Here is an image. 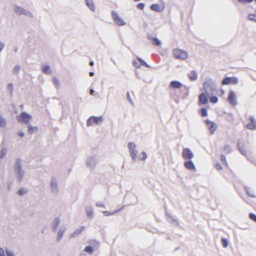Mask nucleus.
<instances>
[{"label": "nucleus", "instance_id": "obj_1", "mask_svg": "<svg viewBox=\"0 0 256 256\" xmlns=\"http://www.w3.org/2000/svg\"><path fill=\"white\" fill-rule=\"evenodd\" d=\"M174 56L176 58L185 60L188 58V53L180 48H175L173 52Z\"/></svg>", "mask_w": 256, "mask_h": 256}, {"label": "nucleus", "instance_id": "obj_2", "mask_svg": "<svg viewBox=\"0 0 256 256\" xmlns=\"http://www.w3.org/2000/svg\"><path fill=\"white\" fill-rule=\"evenodd\" d=\"M32 119V116L26 112H22L17 116L18 121L20 122L28 124Z\"/></svg>", "mask_w": 256, "mask_h": 256}, {"label": "nucleus", "instance_id": "obj_3", "mask_svg": "<svg viewBox=\"0 0 256 256\" xmlns=\"http://www.w3.org/2000/svg\"><path fill=\"white\" fill-rule=\"evenodd\" d=\"M103 118L102 116L96 117V116H90L86 122L87 126H91L94 124H100L102 122Z\"/></svg>", "mask_w": 256, "mask_h": 256}, {"label": "nucleus", "instance_id": "obj_4", "mask_svg": "<svg viewBox=\"0 0 256 256\" xmlns=\"http://www.w3.org/2000/svg\"><path fill=\"white\" fill-rule=\"evenodd\" d=\"M112 15L114 22L119 26H122L125 24V22L118 16L116 12L112 10Z\"/></svg>", "mask_w": 256, "mask_h": 256}, {"label": "nucleus", "instance_id": "obj_5", "mask_svg": "<svg viewBox=\"0 0 256 256\" xmlns=\"http://www.w3.org/2000/svg\"><path fill=\"white\" fill-rule=\"evenodd\" d=\"M238 82V79L236 77H226L222 82V85L236 84Z\"/></svg>", "mask_w": 256, "mask_h": 256}, {"label": "nucleus", "instance_id": "obj_6", "mask_svg": "<svg viewBox=\"0 0 256 256\" xmlns=\"http://www.w3.org/2000/svg\"><path fill=\"white\" fill-rule=\"evenodd\" d=\"M247 120L249 121L246 124V127L249 130H254L256 129V120L252 116H249L247 118Z\"/></svg>", "mask_w": 256, "mask_h": 256}, {"label": "nucleus", "instance_id": "obj_7", "mask_svg": "<svg viewBox=\"0 0 256 256\" xmlns=\"http://www.w3.org/2000/svg\"><path fill=\"white\" fill-rule=\"evenodd\" d=\"M182 156L185 160H191L194 156L190 148H184L182 150Z\"/></svg>", "mask_w": 256, "mask_h": 256}, {"label": "nucleus", "instance_id": "obj_8", "mask_svg": "<svg viewBox=\"0 0 256 256\" xmlns=\"http://www.w3.org/2000/svg\"><path fill=\"white\" fill-rule=\"evenodd\" d=\"M228 101L232 106H234L236 104V96L234 92H230L228 98Z\"/></svg>", "mask_w": 256, "mask_h": 256}, {"label": "nucleus", "instance_id": "obj_9", "mask_svg": "<svg viewBox=\"0 0 256 256\" xmlns=\"http://www.w3.org/2000/svg\"><path fill=\"white\" fill-rule=\"evenodd\" d=\"M206 123L208 129L210 132L212 134H214L217 128L216 124L214 122L210 121L208 120H206Z\"/></svg>", "mask_w": 256, "mask_h": 256}, {"label": "nucleus", "instance_id": "obj_10", "mask_svg": "<svg viewBox=\"0 0 256 256\" xmlns=\"http://www.w3.org/2000/svg\"><path fill=\"white\" fill-rule=\"evenodd\" d=\"M128 148L130 150V152L131 154V156L132 157V158L133 160H136V151L135 150L136 148V145L133 142H129L128 144Z\"/></svg>", "mask_w": 256, "mask_h": 256}, {"label": "nucleus", "instance_id": "obj_11", "mask_svg": "<svg viewBox=\"0 0 256 256\" xmlns=\"http://www.w3.org/2000/svg\"><path fill=\"white\" fill-rule=\"evenodd\" d=\"M198 102L200 104H208V94L204 93H202L199 96Z\"/></svg>", "mask_w": 256, "mask_h": 256}, {"label": "nucleus", "instance_id": "obj_12", "mask_svg": "<svg viewBox=\"0 0 256 256\" xmlns=\"http://www.w3.org/2000/svg\"><path fill=\"white\" fill-rule=\"evenodd\" d=\"M184 166L186 169L189 170H196V167L194 166V162L190 160L184 162Z\"/></svg>", "mask_w": 256, "mask_h": 256}, {"label": "nucleus", "instance_id": "obj_13", "mask_svg": "<svg viewBox=\"0 0 256 256\" xmlns=\"http://www.w3.org/2000/svg\"><path fill=\"white\" fill-rule=\"evenodd\" d=\"M164 6H160L159 4H153L150 6V9L156 12H161L164 10Z\"/></svg>", "mask_w": 256, "mask_h": 256}, {"label": "nucleus", "instance_id": "obj_14", "mask_svg": "<svg viewBox=\"0 0 256 256\" xmlns=\"http://www.w3.org/2000/svg\"><path fill=\"white\" fill-rule=\"evenodd\" d=\"M85 229V226H82L76 230L70 235L71 238H74L80 235Z\"/></svg>", "mask_w": 256, "mask_h": 256}, {"label": "nucleus", "instance_id": "obj_15", "mask_svg": "<svg viewBox=\"0 0 256 256\" xmlns=\"http://www.w3.org/2000/svg\"><path fill=\"white\" fill-rule=\"evenodd\" d=\"M170 86L174 88H180L182 86V84L176 80H174L170 82Z\"/></svg>", "mask_w": 256, "mask_h": 256}, {"label": "nucleus", "instance_id": "obj_16", "mask_svg": "<svg viewBox=\"0 0 256 256\" xmlns=\"http://www.w3.org/2000/svg\"><path fill=\"white\" fill-rule=\"evenodd\" d=\"M188 76L191 80H196L198 78V74L196 72L192 70L188 74Z\"/></svg>", "mask_w": 256, "mask_h": 256}, {"label": "nucleus", "instance_id": "obj_17", "mask_svg": "<svg viewBox=\"0 0 256 256\" xmlns=\"http://www.w3.org/2000/svg\"><path fill=\"white\" fill-rule=\"evenodd\" d=\"M86 4L88 6L92 11L94 10V6L92 0H86Z\"/></svg>", "mask_w": 256, "mask_h": 256}, {"label": "nucleus", "instance_id": "obj_18", "mask_svg": "<svg viewBox=\"0 0 256 256\" xmlns=\"http://www.w3.org/2000/svg\"><path fill=\"white\" fill-rule=\"evenodd\" d=\"M151 42L152 44L156 46H160L161 44V42L156 38H151Z\"/></svg>", "mask_w": 256, "mask_h": 256}, {"label": "nucleus", "instance_id": "obj_19", "mask_svg": "<svg viewBox=\"0 0 256 256\" xmlns=\"http://www.w3.org/2000/svg\"><path fill=\"white\" fill-rule=\"evenodd\" d=\"M15 170L18 171L19 174L21 172V164L20 160H18L15 166Z\"/></svg>", "mask_w": 256, "mask_h": 256}, {"label": "nucleus", "instance_id": "obj_20", "mask_svg": "<svg viewBox=\"0 0 256 256\" xmlns=\"http://www.w3.org/2000/svg\"><path fill=\"white\" fill-rule=\"evenodd\" d=\"M246 194L250 197H252V198L255 197V194H254V192L250 188H246Z\"/></svg>", "mask_w": 256, "mask_h": 256}, {"label": "nucleus", "instance_id": "obj_21", "mask_svg": "<svg viewBox=\"0 0 256 256\" xmlns=\"http://www.w3.org/2000/svg\"><path fill=\"white\" fill-rule=\"evenodd\" d=\"M136 60L139 62V64H140V66H144L146 68L149 67V66L142 59H141L140 58H136Z\"/></svg>", "mask_w": 256, "mask_h": 256}, {"label": "nucleus", "instance_id": "obj_22", "mask_svg": "<svg viewBox=\"0 0 256 256\" xmlns=\"http://www.w3.org/2000/svg\"><path fill=\"white\" fill-rule=\"evenodd\" d=\"M42 72L44 74H50V70L48 66L44 65L42 67Z\"/></svg>", "mask_w": 256, "mask_h": 256}, {"label": "nucleus", "instance_id": "obj_23", "mask_svg": "<svg viewBox=\"0 0 256 256\" xmlns=\"http://www.w3.org/2000/svg\"><path fill=\"white\" fill-rule=\"evenodd\" d=\"M28 132L30 134H32L33 132H36L38 130L37 127H32L30 125H28Z\"/></svg>", "mask_w": 256, "mask_h": 256}, {"label": "nucleus", "instance_id": "obj_24", "mask_svg": "<svg viewBox=\"0 0 256 256\" xmlns=\"http://www.w3.org/2000/svg\"><path fill=\"white\" fill-rule=\"evenodd\" d=\"M222 244L224 248H226L228 246V242L227 239L225 238H222Z\"/></svg>", "mask_w": 256, "mask_h": 256}, {"label": "nucleus", "instance_id": "obj_25", "mask_svg": "<svg viewBox=\"0 0 256 256\" xmlns=\"http://www.w3.org/2000/svg\"><path fill=\"white\" fill-rule=\"evenodd\" d=\"M210 102L213 104H216L218 102V99L216 96H213L210 98Z\"/></svg>", "mask_w": 256, "mask_h": 256}, {"label": "nucleus", "instance_id": "obj_26", "mask_svg": "<svg viewBox=\"0 0 256 256\" xmlns=\"http://www.w3.org/2000/svg\"><path fill=\"white\" fill-rule=\"evenodd\" d=\"M86 214L88 217L91 218L93 214V210L92 208H88L86 209Z\"/></svg>", "mask_w": 256, "mask_h": 256}, {"label": "nucleus", "instance_id": "obj_27", "mask_svg": "<svg viewBox=\"0 0 256 256\" xmlns=\"http://www.w3.org/2000/svg\"><path fill=\"white\" fill-rule=\"evenodd\" d=\"M6 120L0 116V128L4 127L6 125Z\"/></svg>", "mask_w": 256, "mask_h": 256}, {"label": "nucleus", "instance_id": "obj_28", "mask_svg": "<svg viewBox=\"0 0 256 256\" xmlns=\"http://www.w3.org/2000/svg\"><path fill=\"white\" fill-rule=\"evenodd\" d=\"M85 251L90 254L93 252V248L91 246H87L85 248Z\"/></svg>", "mask_w": 256, "mask_h": 256}, {"label": "nucleus", "instance_id": "obj_29", "mask_svg": "<svg viewBox=\"0 0 256 256\" xmlns=\"http://www.w3.org/2000/svg\"><path fill=\"white\" fill-rule=\"evenodd\" d=\"M146 158V152H142L141 154H140L138 156V158L140 160H144Z\"/></svg>", "mask_w": 256, "mask_h": 256}, {"label": "nucleus", "instance_id": "obj_30", "mask_svg": "<svg viewBox=\"0 0 256 256\" xmlns=\"http://www.w3.org/2000/svg\"><path fill=\"white\" fill-rule=\"evenodd\" d=\"M27 192V191L23 188H20L18 192V193L19 195L20 196H22V195H23V194H26V193Z\"/></svg>", "mask_w": 256, "mask_h": 256}, {"label": "nucleus", "instance_id": "obj_31", "mask_svg": "<svg viewBox=\"0 0 256 256\" xmlns=\"http://www.w3.org/2000/svg\"><path fill=\"white\" fill-rule=\"evenodd\" d=\"M118 210H116V211H114V212H108V211H104L103 212V214L106 216H109L115 214L116 212H118Z\"/></svg>", "mask_w": 256, "mask_h": 256}, {"label": "nucleus", "instance_id": "obj_32", "mask_svg": "<svg viewBox=\"0 0 256 256\" xmlns=\"http://www.w3.org/2000/svg\"><path fill=\"white\" fill-rule=\"evenodd\" d=\"M224 150L226 154H228L231 152L230 146L229 145H226L224 148Z\"/></svg>", "mask_w": 256, "mask_h": 256}, {"label": "nucleus", "instance_id": "obj_33", "mask_svg": "<svg viewBox=\"0 0 256 256\" xmlns=\"http://www.w3.org/2000/svg\"><path fill=\"white\" fill-rule=\"evenodd\" d=\"M250 218L256 222V215L253 213H250L249 214Z\"/></svg>", "mask_w": 256, "mask_h": 256}, {"label": "nucleus", "instance_id": "obj_34", "mask_svg": "<svg viewBox=\"0 0 256 256\" xmlns=\"http://www.w3.org/2000/svg\"><path fill=\"white\" fill-rule=\"evenodd\" d=\"M201 114L202 116H206L208 115L207 110L203 108L201 110Z\"/></svg>", "mask_w": 256, "mask_h": 256}, {"label": "nucleus", "instance_id": "obj_35", "mask_svg": "<svg viewBox=\"0 0 256 256\" xmlns=\"http://www.w3.org/2000/svg\"><path fill=\"white\" fill-rule=\"evenodd\" d=\"M8 90H10V94H12V93L13 90H14L13 84L11 83L8 84Z\"/></svg>", "mask_w": 256, "mask_h": 256}, {"label": "nucleus", "instance_id": "obj_36", "mask_svg": "<svg viewBox=\"0 0 256 256\" xmlns=\"http://www.w3.org/2000/svg\"><path fill=\"white\" fill-rule=\"evenodd\" d=\"M238 148L240 150L242 154L245 155L246 154V150H244V148L242 146H240V145L238 146Z\"/></svg>", "mask_w": 256, "mask_h": 256}, {"label": "nucleus", "instance_id": "obj_37", "mask_svg": "<svg viewBox=\"0 0 256 256\" xmlns=\"http://www.w3.org/2000/svg\"><path fill=\"white\" fill-rule=\"evenodd\" d=\"M54 83L56 87H58L59 86V82L57 78H54Z\"/></svg>", "mask_w": 256, "mask_h": 256}, {"label": "nucleus", "instance_id": "obj_38", "mask_svg": "<svg viewBox=\"0 0 256 256\" xmlns=\"http://www.w3.org/2000/svg\"><path fill=\"white\" fill-rule=\"evenodd\" d=\"M133 65L136 68H140V64L139 62L137 61V60H134L133 62Z\"/></svg>", "mask_w": 256, "mask_h": 256}, {"label": "nucleus", "instance_id": "obj_39", "mask_svg": "<svg viewBox=\"0 0 256 256\" xmlns=\"http://www.w3.org/2000/svg\"><path fill=\"white\" fill-rule=\"evenodd\" d=\"M203 86H204V88L205 90V91L206 92L207 89L210 86L209 82H204L203 84Z\"/></svg>", "mask_w": 256, "mask_h": 256}, {"label": "nucleus", "instance_id": "obj_40", "mask_svg": "<svg viewBox=\"0 0 256 256\" xmlns=\"http://www.w3.org/2000/svg\"><path fill=\"white\" fill-rule=\"evenodd\" d=\"M144 7V4L143 3H140L137 5V8L138 9L142 10Z\"/></svg>", "mask_w": 256, "mask_h": 256}, {"label": "nucleus", "instance_id": "obj_41", "mask_svg": "<svg viewBox=\"0 0 256 256\" xmlns=\"http://www.w3.org/2000/svg\"><path fill=\"white\" fill-rule=\"evenodd\" d=\"M63 234H64V231L63 230H62V231L60 230L58 232V239H60L62 238Z\"/></svg>", "mask_w": 256, "mask_h": 256}, {"label": "nucleus", "instance_id": "obj_42", "mask_svg": "<svg viewBox=\"0 0 256 256\" xmlns=\"http://www.w3.org/2000/svg\"><path fill=\"white\" fill-rule=\"evenodd\" d=\"M20 66H16L14 69V73H17L18 72V71L20 70Z\"/></svg>", "mask_w": 256, "mask_h": 256}, {"label": "nucleus", "instance_id": "obj_43", "mask_svg": "<svg viewBox=\"0 0 256 256\" xmlns=\"http://www.w3.org/2000/svg\"><path fill=\"white\" fill-rule=\"evenodd\" d=\"M221 160L224 163L226 164V158L224 156L222 155L221 156Z\"/></svg>", "mask_w": 256, "mask_h": 256}, {"label": "nucleus", "instance_id": "obj_44", "mask_svg": "<svg viewBox=\"0 0 256 256\" xmlns=\"http://www.w3.org/2000/svg\"><path fill=\"white\" fill-rule=\"evenodd\" d=\"M216 168L218 170H221L222 169V166L220 164H216Z\"/></svg>", "mask_w": 256, "mask_h": 256}, {"label": "nucleus", "instance_id": "obj_45", "mask_svg": "<svg viewBox=\"0 0 256 256\" xmlns=\"http://www.w3.org/2000/svg\"><path fill=\"white\" fill-rule=\"evenodd\" d=\"M0 256H5L4 250L0 248Z\"/></svg>", "mask_w": 256, "mask_h": 256}, {"label": "nucleus", "instance_id": "obj_46", "mask_svg": "<svg viewBox=\"0 0 256 256\" xmlns=\"http://www.w3.org/2000/svg\"><path fill=\"white\" fill-rule=\"evenodd\" d=\"M126 98H127L128 100V101H130V102H132V100L130 97V94L129 92H128L126 94Z\"/></svg>", "mask_w": 256, "mask_h": 256}, {"label": "nucleus", "instance_id": "obj_47", "mask_svg": "<svg viewBox=\"0 0 256 256\" xmlns=\"http://www.w3.org/2000/svg\"><path fill=\"white\" fill-rule=\"evenodd\" d=\"M220 96H224L225 94V91L224 90L221 88L220 90Z\"/></svg>", "mask_w": 256, "mask_h": 256}, {"label": "nucleus", "instance_id": "obj_48", "mask_svg": "<svg viewBox=\"0 0 256 256\" xmlns=\"http://www.w3.org/2000/svg\"><path fill=\"white\" fill-rule=\"evenodd\" d=\"M4 44L0 42V52L4 48Z\"/></svg>", "mask_w": 256, "mask_h": 256}, {"label": "nucleus", "instance_id": "obj_49", "mask_svg": "<svg viewBox=\"0 0 256 256\" xmlns=\"http://www.w3.org/2000/svg\"><path fill=\"white\" fill-rule=\"evenodd\" d=\"M54 222L56 223V226H57L59 223V220L58 218L56 219Z\"/></svg>", "mask_w": 256, "mask_h": 256}, {"label": "nucleus", "instance_id": "obj_50", "mask_svg": "<svg viewBox=\"0 0 256 256\" xmlns=\"http://www.w3.org/2000/svg\"><path fill=\"white\" fill-rule=\"evenodd\" d=\"M18 134L20 136H21V137H22V136H24V132H18Z\"/></svg>", "mask_w": 256, "mask_h": 256}, {"label": "nucleus", "instance_id": "obj_51", "mask_svg": "<svg viewBox=\"0 0 256 256\" xmlns=\"http://www.w3.org/2000/svg\"><path fill=\"white\" fill-rule=\"evenodd\" d=\"M7 256H14V255L12 253H10V252H7Z\"/></svg>", "mask_w": 256, "mask_h": 256}, {"label": "nucleus", "instance_id": "obj_52", "mask_svg": "<svg viewBox=\"0 0 256 256\" xmlns=\"http://www.w3.org/2000/svg\"><path fill=\"white\" fill-rule=\"evenodd\" d=\"M94 90H93L91 89L90 90V94L91 95H94Z\"/></svg>", "mask_w": 256, "mask_h": 256}, {"label": "nucleus", "instance_id": "obj_53", "mask_svg": "<svg viewBox=\"0 0 256 256\" xmlns=\"http://www.w3.org/2000/svg\"><path fill=\"white\" fill-rule=\"evenodd\" d=\"M94 62H90V66H94Z\"/></svg>", "mask_w": 256, "mask_h": 256}, {"label": "nucleus", "instance_id": "obj_54", "mask_svg": "<svg viewBox=\"0 0 256 256\" xmlns=\"http://www.w3.org/2000/svg\"><path fill=\"white\" fill-rule=\"evenodd\" d=\"M94 72H90V76H94Z\"/></svg>", "mask_w": 256, "mask_h": 256}, {"label": "nucleus", "instance_id": "obj_55", "mask_svg": "<svg viewBox=\"0 0 256 256\" xmlns=\"http://www.w3.org/2000/svg\"><path fill=\"white\" fill-rule=\"evenodd\" d=\"M51 185H52V188H53V187H54L55 186H56V185L54 183H52Z\"/></svg>", "mask_w": 256, "mask_h": 256}]
</instances>
